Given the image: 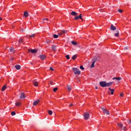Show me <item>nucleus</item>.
I'll return each instance as SVG.
<instances>
[{"label": "nucleus", "instance_id": "12", "mask_svg": "<svg viewBox=\"0 0 131 131\" xmlns=\"http://www.w3.org/2000/svg\"><path fill=\"white\" fill-rule=\"evenodd\" d=\"M24 98H26L25 94H24V93H20V99H24Z\"/></svg>", "mask_w": 131, "mask_h": 131}, {"label": "nucleus", "instance_id": "44", "mask_svg": "<svg viewBox=\"0 0 131 131\" xmlns=\"http://www.w3.org/2000/svg\"><path fill=\"white\" fill-rule=\"evenodd\" d=\"M120 97H123V93H121L120 94Z\"/></svg>", "mask_w": 131, "mask_h": 131}, {"label": "nucleus", "instance_id": "55", "mask_svg": "<svg viewBox=\"0 0 131 131\" xmlns=\"http://www.w3.org/2000/svg\"><path fill=\"white\" fill-rule=\"evenodd\" d=\"M14 59H12V61H13Z\"/></svg>", "mask_w": 131, "mask_h": 131}, {"label": "nucleus", "instance_id": "54", "mask_svg": "<svg viewBox=\"0 0 131 131\" xmlns=\"http://www.w3.org/2000/svg\"><path fill=\"white\" fill-rule=\"evenodd\" d=\"M31 65H32V62H31Z\"/></svg>", "mask_w": 131, "mask_h": 131}, {"label": "nucleus", "instance_id": "45", "mask_svg": "<svg viewBox=\"0 0 131 131\" xmlns=\"http://www.w3.org/2000/svg\"><path fill=\"white\" fill-rule=\"evenodd\" d=\"M50 41H51L50 40H47V42L48 43H49V42H50Z\"/></svg>", "mask_w": 131, "mask_h": 131}, {"label": "nucleus", "instance_id": "11", "mask_svg": "<svg viewBox=\"0 0 131 131\" xmlns=\"http://www.w3.org/2000/svg\"><path fill=\"white\" fill-rule=\"evenodd\" d=\"M15 68L16 69V70H20V69H21V66L16 64L15 66Z\"/></svg>", "mask_w": 131, "mask_h": 131}, {"label": "nucleus", "instance_id": "17", "mask_svg": "<svg viewBox=\"0 0 131 131\" xmlns=\"http://www.w3.org/2000/svg\"><path fill=\"white\" fill-rule=\"evenodd\" d=\"M52 51H54V52L56 51V46L55 45H53L52 48H51Z\"/></svg>", "mask_w": 131, "mask_h": 131}, {"label": "nucleus", "instance_id": "42", "mask_svg": "<svg viewBox=\"0 0 131 131\" xmlns=\"http://www.w3.org/2000/svg\"><path fill=\"white\" fill-rule=\"evenodd\" d=\"M124 50H125V51L128 50V47H124Z\"/></svg>", "mask_w": 131, "mask_h": 131}, {"label": "nucleus", "instance_id": "10", "mask_svg": "<svg viewBox=\"0 0 131 131\" xmlns=\"http://www.w3.org/2000/svg\"><path fill=\"white\" fill-rule=\"evenodd\" d=\"M111 30H112L113 31L116 30V27L114 26L113 24H112L111 26Z\"/></svg>", "mask_w": 131, "mask_h": 131}, {"label": "nucleus", "instance_id": "52", "mask_svg": "<svg viewBox=\"0 0 131 131\" xmlns=\"http://www.w3.org/2000/svg\"><path fill=\"white\" fill-rule=\"evenodd\" d=\"M1 20H3V18L2 17H0V21Z\"/></svg>", "mask_w": 131, "mask_h": 131}, {"label": "nucleus", "instance_id": "1", "mask_svg": "<svg viewBox=\"0 0 131 131\" xmlns=\"http://www.w3.org/2000/svg\"><path fill=\"white\" fill-rule=\"evenodd\" d=\"M73 71L75 75H80V71L77 68H73Z\"/></svg>", "mask_w": 131, "mask_h": 131}, {"label": "nucleus", "instance_id": "8", "mask_svg": "<svg viewBox=\"0 0 131 131\" xmlns=\"http://www.w3.org/2000/svg\"><path fill=\"white\" fill-rule=\"evenodd\" d=\"M116 33H114V36H116V37H118V36H119V30L117 29L116 31Z\"/></svg>", "mask_w": 131, "mask_h": 131}, {"label": "nucleus", "instance_id": "16", "mask_svg": "<svg viewBox=\"0 0 131 131\" xmlns=\"http://www.w3.org/2000/svg\"><path fill=\"white\" fill-rule=\"evenodd\" d=\"M28 15H29V13L27 11L25 12L24 13V16L25 17H28Z\"/></svg>", "mask_w": 131, "mask_h": 131}, {"label": "nucleus", "instance_id": "43", "mask_svg": "<svg viewBox=\"0 0 131 131\" xmlns=\"http://www.w3.org/2000/svg\"><path fill=\"white\" fill-rule=\"evenodd\" d=\"M50 69L52 71H54V69L52 68V67L50 68Z\"/></svg>", "mask_w": 131, "mask_h": 131}, {"label": "nucleus", "instance_id": "41", "mask_svg": "<svg viewBox=\"0 0 131 131\" xmlns=\"http://www.w3.org/2000/svg\"><path fill=\"white\" fill-rule=\"evenodd\" d=\"M77 19H79V17L78 16H77L75 17V18H74L75 20H77Z\"/></svg>", "mask_w": 131, "mask_h": 131}, {"label": "nucleus", "instance_id": "31", "mask_svg": "<svg viewBox=\"0 0 131 131\" xmlns=\"http://www.w3.org/2000/svg\"><path fill=\"white\" fill-rule=\"evenodd\" d=\"M122 130H126V127L123 126L122 128H121Z\"/></svg>", "mask_w": 131, "mask_h": 131}, {"label": "nucleus", "instance_id": "32", "mask_svg": "<svg viewBox=\"0 0 131 131\" xmlns=\"http://www.w3.org/2000/svg\"><path fill=\"white\" fill-rule=\"evenodd\" d=\"M20 105H21V103H20V102H17L16 103V106H17V107H19V106H20Z\"/></svg>", "mask_w": 131, "mask_h": 131}, {"label": "nucleus", "instance_id": "38", "mask_svg": "<svg viewBox=\"0 0 131 131\" xmlns=\"http://www.w3.org/2000/svg\"><path fill=\"white\" fill-rule=\"evenodd\" d=\"M105 113L106 115H109L110 114V113H109V111L107 110L105 111Z\"/></svg>", "mask_w": 131, "mask_h": 131}, {"label": "nucleus", "instance_id": "15", "mask_svg": "<svg viewBox=\"0 0 131 131\" xmlns=\"http://www.w3.org/2000/svg\"><path fill=\"white\" fill-rule=\"evenodd\" d=\"M33 84H34V86H38V82H37L35 81H34Z\"/></svg>", "mask_w": 131, "mask_h": 131}, {"label": "nucleus", "instance_id": "22", "mask_svg": "<svg viewBox=\"0 0 131 131\" xmlns=\"http://www.w3.org/2000/svg\"><path fill=\"white\" fill-rule=\"evenodd\" d=\"M96 62L95 61H93L92 64L91 65V68H94L95 67V63Z\"/></svg>", "mask_w": 131, "mask_h": 131}, {"label": "nucleus", "instance_id": "50", "mask_svg": "<svg viewBox=\"0 0 131 131\" xmlns=\"http://www.w3.org/2000/svg\"><path fill=\"white\" fill-rule=\"evenodd\" d=\"M21 31L22 32L24 31V29H21Z\"/></svg>", "mask_w": 131, "mask_h": 131}, {"label": "nucleus", "instance_id": "18", "mask_svg": "<svg viewBox=\"0 0 131 131\" xmlns=\"http://www.w3.org/2000/svg\"><path fill=\"white\" fill-rule=\"evenodd\" d=\"M113 80L114 79H116L117 80H121V77H115L113 78Z\"/></svg>", "mask_w": 131, "mask_h": 131}, {"label": "nucleus", "instance_id": "37", "mask_svg": "<svg viewBox=\"0 0 131 131\" xmlns=\"http://www.w3.org/2000/svg\"><path fill=\"white\" fill-rule=\"evenodd\" d=\"M111 95H113V94L114 93V89H112L111 90Z\"/></svg>", "mask_w": 131, "mask_h": 131}, {"label": "nucleus", "instance_id": "21", "mask_svg": "<svg viewBox=\"0 0 131 131\" xmlns=\"http://www.w3.org/2000/svg\"><path fill=\"white\" fill-rule=\"evenodd\" d=\"M77 57V55H74L72 56V60H75V59H76Z\"/></svg>", "mask_w": 131, "mask_h": 131}, {"label": "nucleus", "instance_id": "13", "mask_svg": "<svg viewBox=\"0 0 131 131\" xmlns=\"http://www.w3.org/2000/svg\"><path fill=\"white\" fill-rule=\"evenodd\" d=\"M71 14V15H72V16H77V13H76V12H75V11H72Z\"/></svg>", "mask_w": 131, "mask_h": 131}, {"label": "nucleus", "instance_id": "36", "mask_svg": "<svg viewBox=\"0 0 131 131\" xmlns=\"http://www.w3.org/2000/svg\"><path fill=\"white\" fill-rule=\"evenodd\" d=\"M34 35H35V34H32L31 35H30L29 36V38H31V37H34Z\"/></svg>", "mask_w": 131, "mask_h": 131}, {"label": "nucleus", "instance_id": "27", "mask_svg": "<svg viewBox=\"0 0 131 131\" xmlns=\"http://www.w3.org/2000/svg\"><path fill=\"white\" fill-rule=\"evenodd\" d=\"M53 37H54V38H58L59 37V35H56V34H54L53 35Z\"/></svg>", "mask_w": 131, "mask_h": 131}, {"label": "nucleus", "instance_id": "51", "mask_svg": "<svg viewBox=\"0 0 131 131\" xmlns=\"http://www.w3.org/2000/svg\"><path fill=\"white\" fill-rule=\"evenodd\" d=\"M108 90H109V91H111V90H112V89H111L110 88H108Z\"/></svg>", "mask_w": 131, "mask_h": 131}, {"label": "nucleus", "instance_id": "3", "mask_svg": "<svg viewBox=\"0 0 131 131\" xmlns=\"http://www.w3.org/2000/svg\"><path fill=\"white\" fill-rule=\"evenodd\" d=\"M83 116L85 120H88L90 118V114L89 113H84Z\"/></svg>", "mask_w": 131, "mask_h": 131}, {"label": "nucleus", "instance_id": "9", "mask_svg": "<svg viewBox=\"0 0 131 131\" xmlns=\"http://www.w3.org/2000/svg\"><path fill=\"white\" fill-rule=\"evenodd\" d=\"M39 102H40V100H39V99L36 100L35 102H33V106H36V105H37V104H38Z\"/></svg>", "mask_w": 131, "mask_h": 131}, {"label": "nucleus", "instance_id": "48", "mask_svg": "<svg viewBox=\"0 0 131 131\" xmlns=\"http://www.w3.org/2000/svg\"><path fill=\"white\" fill-rule=\"evenodd\" d=\"M50 84H51V85H53V82H50Z\"/></svg>", "mask_w": 131, "mask_h": 131}, {"label": "nucleus", "instance_id": "24", "mask_svg": "<svg viewBox=\"0 0 131 131\" xmlns=\"http://www.w3.org/2000/svg\"><path fill=\"white\" fill-rule=\"evenodd\" d=\"M42 21H43V23H46V22H47V21H49V19L43 18Z\"/></svg>", "mask_w": 131, "mask_h": 131}, {"label": "nucleus", "instance_id": "40", "mask_svg": "<svg viewBox=\"0 0 131 131\" xmlns=\"http://www.w3.org/2000/svg\"><path fill=\"white\" fill-rule=\"evenodd\" d=\"M80 69H81V70H83L84 69V68H83V66H80Z\"/></svg>", "mask_w": 131, "mask_h": 131}, {"label": "nucleus", "instance_id": "30", "mask_svg": "<svg viewBox=\"0 0 131 131\" xmlns=\"http://www.w3.org/2000/svg\"><path fill=\"white\" fill-rule=\"evenodd\" d=\"M48 114H49V115H52L53 114V112L51 110L49 111Z\"/></svg>", "mask_w": 131, "mask_h": 131}, {"label": "nucleus", "instance_id": "14", "mask_svg": "<svg viewBox=\"0 0 131 131\" xmlns=\"http://www.w3.org/2000/svg\"><path fill=\"white\" fill-rule=\"evenodd\" d=\"M6 89H7V85H4L3 86V88H2V90H1V91H2V92H4V91H5V90H6Z\"/></svg>", "mask_w": 131, "mask_h": 131}, {"label": "nucleus", "instance_id": "26", "mask_svg": "<svg viewBox=\"0 0 131 131\" xmlns=\"http://www.w3.org/2000/svg\"><path fill=\"white\" fill-rule=\"evenodd\" d=\"M101 110L103 111V113H106V111L107 110L106 108L102 107H101Z\"/></svg>", "mask_w": 131, "mask_h": 131}, {"label": "nucleus", "instance_id": "2", "mask_svg": "<svg viewBox=\"0 0 131 131\" xmlns=\"http://www.w3.org/2000/svg\"><path fill=\"white\" fill-rule=\"evenodd\" d=\"M99 85L102 88H106V81H102L99 82Z\"/></svg>", "mask_w": 131, "mask_h": 131}, {"label": "nucleus", "instance_id": "19", "mask_svg": "<svg viewBox=\"0 0 131 131\" xmlns=\"http://www.w3.org/2000/svg\"><path fill=\"white\" fill-rule=\"evenodd\" d=\"M117 125L120 127V128H122L123 126V124L122 123H118Z\"/></svg>", "mask_w": 131, "mask_h": 131}, {"label": "nucleus", "instance_id": "35", "mask_svg": "<svg viewBox=\"0 0 131 131\" xmlns=\"http://www.w3.org/2000/svg\"><path fill=\"white\" fill-rule=\"evenodd\" d=\"M58 91V88H55L53 89V91L55 92H57Z\"/></svg>", "mask_w": 131, "mask_h": 131}, {"label": "nucleus", "instance_id": "20", "mask_svg": "<svg viewBox=\"0 0 131 131\" xmlns=\"http://www.w3.org/2000/svg\"><path fill=\"white\" fill-rule=\"evenodd\" d=\"M71 43L74 46H77V43L75 41H72Z\"/></svg>", "mask_w": 131, "mask_h": 131}, {"label": "nucleus", "instance_id": "33", "mask_svg": "<svg viewBox=\"0 0 131 131\" xmlns=\"http://www.w3.org/2000/svg\"><path fill=\"white\" fill-rule=\"evenodd\" d=\"M11 115H12V116H14V115H16V112H11Z\"/></svg>", "mask_w": 131, "mask_h": 131}, {"label": "nucleus", "instance_id": "7", "mask_svg": "<svg viewBox=\"0 0 131 131\" xmlns=\"http://www.w3.org/2000/svg\"><path fill=\"white\" fill-rule=\"evenodd\" d=\"M39 58L40 59V60H41L42 61H43V60H45V59H46V58H47V56H46V55H39Z\"/></svg>", "mask_w": 131, "mask_h": 131}, {"label": "nucleus", "instance_id": "53", "mask_svg": "<svg viewBox=\"0 0 131 131\" xmlns=\"http://www.w3.org/2000/svg\"><path fill=\"white\" fill-rule=\"evenodd\" d=\"M62 33L59 34V35H61Z\"/></svg>", "mask_w": 131, "mask_h": 131}, {"label": "nucleus", "instance_id": "25", "mask_svg": "<svg viewBox=\"0 0 131 131\" xmlns=\"http://www.w3.org/2000/svg\"><path fill=\"white\" fill-rule=\"evenodd\" d=\"M78 17H79V19H80L81 20H82V21H83L82 14H80V15L78 16Z\"/></svg>", "mask_w": 131, "mask_h": 131}, {"label": "nucleus", "instance_id": "23", "mask_svg": "<svg viewBox=\"0 0 131 131\" xmlns=\"http://www.w3.org/2000/svg\"><path fill=\"white\" fill-rule=\"evenodd\" d=\"M67 88H68L69 92H70V91H71V90H72L71 86H70V85H67Z\"/></svg>", "mask_w": 131, "mask_h": 131}, {"label": "nucleus", "instance_id": "49", "mask_svg": "<svg viewBox=\"0 0 131 131\" xmlns=\"http://www.w3.org/2000/svg\"><path fill=\"white\" fill-rule=\"evenodd\" d=\"M95 90H98V87L97 86H95Z\"/></svg>", "mask_w": 131, "mask_h": 131}, {"label": "nucleus", "instance_id": "46", "mask_svg": "<svg viewBox=\"0 0 131 131\" xmlns=\"http://www.w3.org/2000/svg\"><path fill=\"white\" fill-rule=\"evenodd\" d=\"M62 32L63 33H66V31L64 30H62Z\"/></svg>", "mask_w": 131, "mask_h": 131}, {"label": "nucleus", "instance_id": "6", "mask_svg": "<svg viewBox=\"0 0 131 131\" xmlns=\"http://www.w3.org/2000/svg\"><path fill=\"white\" fill-rule=\"evenodd\" d=\"M114 83V81H112L107 83V82H106V88L111 86V85H112V84H113Z\"/></svg>", "mask_w": 131, "mask_h": 131}, {"label": "nucleus", "instance_id": "47", "mask_svg": "<svg viewBox=\"0 0 131 131\" xmlns=\"http://www.w3.org/2000/svg\"><path fill=\"white\" fill-rule=\"evenodd\" d=\"M72 106H73V104L71 103V104H70V107H71Z\"/></svg>", "mask_w": 131, "mask_h": 131}, {"label": "nucleus", "instance_id": "34", "mask_svg": "<svg viewBox=\"0 0 131 131\" xmlns=\"http://www.w3.org/2000/svg\"><path fill=\"white\" fill-rule=\"evenodd\" d=\"M66 57L67 58V60H69V59H70V56H69V55H66Z\"/></svg>", "mask_w": 131, "mask_h": 131}, {"label": "nucleus", "instance_id": "39", "mask_svg": "<svg viewBox=\"0 0 131 131\" xmlns=\"http://www.w3.org/2000/svg\"><path fill=\"white\" fill-rule=\"evenodd\" d=\"M118 12H119V13H122L123 12V10L119 9L118 10Z\"/></svg>", "mask_w": 131, "mask_h": 131}, {"label": "nucleus", "instance_id": "5", "mask_svg": "<svg viewBox=\"0 0 131 131\" xmlns=\"http://www.w3.org/2000/svg\"><path fill=\"white\" fill-rule=\"evenodd\" d=\"M93 62H95L96 63V61H99L100 60V56L98 55L96 57H95L94 58L92 59Z\"/></svg>", "mask_w": 131, "mask_h": 131}, {"label": "nucleus", "instance_id": "29", "mask_svg": "<svg viewBox=\"0 0 131 131\" xmlns=\"http://www.w3.org/2000/svg\"><path fill=\"white\" fill-rule=\"evenodd\" d=\"M22 42H23V39H19L18 40V43H22Z\"/></svg>", "mask_w": 131, "mask_h": 131}, {"label": "nucleus", "instance_id": "4", "mask_svg": "<svg viewBox=\"0 0 131 131\" xmlns=\"http://www.w3.org/2000/svg\"><path fill=\"white\" fill-rule=\"evenodd\" d=\"M38 51V49H28V51L30 53H32L33 54H35Z\"/></svg>", "mask_w": 131, "mask_h": 131}, {"label": "nucleus", "instance_id": "28", "mask_svg": "<svg viewBox=\"0 0 131 131\" xmlns=\"http://www.w3.org/2000/svg\"><path fill=\"white\" fill-rule=\"evenodd\" d=\"M10 52H11V53H14V48L11 47V48L10 49Z\"/></svg>", "mask_w": 131, "mask_h": 131}]
</instances>
